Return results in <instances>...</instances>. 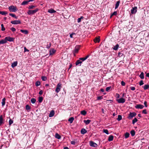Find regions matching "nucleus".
Returning <instances> with one entry per match:
<instances>
[{"instance_id":"f257e3e1","label":"nucleus","mask_w":149,"mask_h":149,"mask_svg":"<svg viewBox=\"0 0 149 149\" xmlns=\"http://www.w3.org/2000/svg\"><path fill=\"white\" fill-rule=\"evenodd\" d=\"M62 84L61 82H59L57 85L55 91L56 93H58L61 91V88L62 87Z\"/></svg>"},{"instance_id":"f03ea898","label":"nucleus","mask_w":149,"mask_h":149,"mask_svg":"<svg viewBox=\"0 0 149 149\" xmlns=\"http://www.w3.org/2000/svg\"><path fill=\"white\" fill-rule=\"evenodd\" d=\"M8 9L10 12H16L18 10L16 6H15L13 5L9 7Z\"/></svg>"},{"instance_id":"7ed1b4c3","label":"nucleus","mask_w":149,"mask_h":149,"mask_svg":"<svg viewBox=\"0 0 149 149\" xmlns=\"http://www.w3.org/2000/svg\"><path fill=\"white\" fill-rule=\"evenodd\" d=\"M38 10L39 9L38 8H37L33 10H29L27 12V13L29 15H33L36 13L38 11Z\"/></svg>"},{"instance_id":"20e7f679","label":"nucleus","mask_w":149,"mask_h":149,"mask_svg":"<svg viewBox=\"0 0 149 149\" xmlns=\"http://www.w3.org/2000/svg\"><path fill=\"white\" fill-rule=\"evenodd\" d=\"M136 114L135 112H130L128 116V118L129 119H131L133 117H135Z\"/></svg>"},{"instance_id":"39448f33","label":"nucleus","mask_w":149,"mask_h":149,"mask_svg":"<svg viewBox=\"0 0 149 149\" xmlns=\"http://www.w3.org/2000/svg\"><path fill=\"white\" fill-rule=\"evenodd\" d=\"M11 23L14 24H21V21L20 20L12 21L11 22Z\"/></svg>"},{"instance_id":"423d86ee","label":"nucleus","mask_w":149,"mask_h":149,"mask_svg":"<svg viewBox=\"0 0 149 149\" xmlns=\"http://www.w3.org/2000/svg\"><path fill=\"white\" fill-rule=\"evenodd\" d=\"M89 144L92 147H97V144L92 141H90Z\"/></svg>"},{"instance_id":"0eeeda50","label":"nucleus","mask_w":149,"mask_h":149,"mask_svg":"<svg viewBox=\"0 0 149 149\" xmlns=\"http://www.w3.org/2000/svg\"><path fill=\"white\" fill-rule=\"evenodd\" d=\"M5 40L6 41H8L9 42H13L14 41V38H12L10 36L6 37L5 38Z\"/></svg>"},{"instance_id":"6e6552de","label":"nucleus","mask_w":149,"mask_h":149,"mask_svg":"<svg viewBox=\"0 0 149 149\" xmlns=\"http://www.w3.org/2000/svg\"><path fill=\"white\" fill-rule=\"evenodd\" d=\"M137 7L135 6L133 7L131 10V13L132 14H133L137 12Z\"/></svg>"},{"instance_id":"1a4fd4ad","label":"nucleus","mask_w":149,"mask_h":149,"mask_svg":"<svg viewBox=\"0 0 149 149\" xmlns=\"http://www.w3.org/2000/svg\"><path fill=\"white\" fill-rule=\"evenodd\" d=\"M144 107V106L143 105L141 104H137L135 106V108L136 109H143Z\"/></svg>"},{"instance_id":"9d476101","label":"nucleus","mask_w":149,"mask_h":149,"mask_svg":"<svg viewBox=\"0 0 149 149\" xmlns=\"http://www.w3.org/2000/svg\"><path fill=\"white\" fill-rule=\"evenodd\" d=\"M80 49V46L79 45L76 46L74 48V53H77Z\"/></svg>"},{"instance_id":"9b49d317","label":"nucleus","mask_w":149,"mask_h":149,"mask_svg":"<svg viewBox=\"0 0 149 149\" xmlns=\"http://www.w3.org/2000/svg\"><path fill=\"white\" fill-rule=\"evenodd\" d=\"M117 101L119 103H123L125 102V100L123 98H121L118 100H117Z\"/></svg>"},{"instance_id":"f8f14e48","label":"nucleus","mask_w":149,"mask_h":149,"mask_svg":"<svg viewBox=\"0 0 149 149\" xmlns=\"http://www.w3.org/2000/svg\"><path fill=\"white\" fill-rule=\"evenodd\" d=\"M56 50L53 48L51 49L49 52V55H50L53 54L56 52Z\"/></svg>"},{"instance_id":"ddd939ff","label":"nucleus","mask_w":149,"mask_h":149,"mask_svg":"<svg viewBox=\"0 0 149 149\" xmlns=\"http://www.w3.org/2000/svg\"><path fill=\"white\" fill-rule=\"evenodd\" d=\"M95 42H99L100 41V37L98 36V37H96L94 40Z\"/></svg>"},{"instance_id":"4468645a","label":"nucleus","mask_w":149,"mask_h":149,"mask_svg":"<svg viewBox=\"0 0 149 149\" xmlns=\"http://www.w3.org/2000/svg\"><path fill=\"white\" fill-rule=\"evenodd\" d=\"M87 132V131L84 128L82 129L81 130V134H84Z\"/></svg>"},{"instance_id":"2eb2a0df","label":"nucleus","mask_w":149,"mask_h":149,"mask_svg":"<svg viewBox=\"0 0 149 149\" xmlns=\"http://www.w3.org/2000/svg\"><path fill=\"white\" fill-rule=\"evenodd\" d=\"M55 112L54 111L52 110L49 114V117H52L54 115Z\"/></svg>"},{"instance_id":"dca6fc26","label":"nucleus","mask_w":149,"mask_h":149,"mask_svg":"<svg viewBox=\"0 0 149 149\" xmlns=\"http://www.w3.org/2000/svg\"><path fill=\"white\" fill-rule=\"evenodd\" d=\"M17 61L14 62L11 65V66L12 68H14L17 66Z\"/></svg>"},{"instance_id":"f3484780","label":"nucleus","mask_w":149,"mask_h":149,"mask_svg":"<svg viewBox=\"0 0 149 149\" xmlns=\"http://www.w3.org/2000/svg\"><path fill=\"white\" fill-rule=\"evenodd\" d=\"M20 31L21 32L25 34H28V31L27 30L21 29Z\"/></svg>"},{"instance_id":"a211bd4d","label":"nucleus","mask_w":149,"mask_h":149,"mask_svg":"<svg viewBox=\"0 0 149 149\" xmlns=\"http://www.w3.org/2000/svg\"><path fill=\"white\" fill-rule=\"evenodd\" d=\"M7 42L5 38L4 39H2L0 41V45L6 43Z\"/></svg>"},{"instance_id":"6ab92c4d","label":"nucleus","mask_w":149,"mask_h":149,"mask_svg":"<svg viewBox=\"0 0 149 149\" xmlns=\"http://www.w3.org/2000/svg\"><path fill=\"white\" fill-rule=\"evenodd\" d=\"M3 123V116L2 115H1L0 116V125L1 126L2 125Z\"/></svg>"},{"instance_id":"aec40b11","label":"nucleus","mask_w":149,"mask_h":149,"mask_svg":"<svg viewBox=\"0 0 149 149\" xmlns=\"http://www.w3.org/2000/svg\"><path fill=\"white\" fill-rule=\"evenodd\" d=\"M48 12L51 13H55L56 12L55 10H54L53 9H50L48 10Z\"/></svg>"},{"instance_id":"412c9836","label":"nucleus","mask_w":149,"mask_h":149,"mask_svg":"<svg viewBox=\"0 0 149 149\" xmlns=\"http://www.w3.org/2000/svg\"><path fill=\"white\" fill-rule=\"evenodd\" d=\"M91 122V120H84V122L86 125L89 124Z\"/></svg>"},{"instance_id":"4be33fe9","label":"nucleus","mask_w":149,"mask_h":149,"mask_svg":"<svg viewBox=\"0 0 149 149\" xmlns=\"http://www.w3.org/2000/svg\"><path fill=\"white\" fill-rule=\"evenodd\" d=\"M113 136L112 135H110L108 138V140L109 141H111L113 140Z\"/></svg>"},{"instance_id":"5701e85b","label":"nucleus","mask_w":149,"mask_h":149,"mask_svg":"<svg viewBox=\"0 0 149 149\" xmlns=\"http://www.w3.org/2000/svg\"><path fill=\"white\" fill-rule=\"evenodd\" d=\"M82 62L81 61V60L79 59V60H78L76 61L75 63V64L76 65H77L79 64H81Z\"/></svg>"},{"instance_id":"b1692460","label":"nucleus","mask_w":149,"mask_h":149,"mask_svg":"<svg viewBox=\"0 0 149 149\" xmlns=\"http://www.w3.org/2000/svg\"><path fill=\"white\" fill-rule=\"evenodd\" d=\"M74 118L73 117L70 118L68 120V121L70 122V123H72L74 120Z\"/></svg>"},{"instance_id":"393cba45","label":"nucleus","mask_w":149,"mask_h":149,"mask_svg":"<svg viewBox=\"0 0 149 149\" xmlns=\"http://www.w3.org/2000/svg\"><path fill=\"white\" fill-rule=\"evenodd\" d=\"M120 2V1H117L116 3L115 4V9H117L118 7V6L119 5Z\"/></svg>"},{"instance_id":"a878e982","label":"nucleus","mask_w":149,"mask_h":149,"mask_svg":"<svg viewBox=\"0 0 149 149\" xmlns=\"http://www.w3.org/2000/svg\"><path fill=\"white\" fill-rule=\"evenodd\" d=\"M122 51L119 52L118 53V56L120 57H123L124 56L123 54L122 53Z\"/></svg>"},{"instance_id":"bb28decb","label":"nucleus","mask_w":149,"mask_h":149,"mask_svg":"<svg viewBox=\"0 0 149 149\" xmlns=\"http://www.w3.org/2000/svg\"><path fill=\"white\" fill-rule=\"evenodd\" d=\"M55 137L58 139H60L61 138V136L57 133H56L55 135Z\"/></svg>"},{"instance_id":"cd10ccee","label":"nucleus","mask_w":149,"mask_h":149,"mask_svg":"<svg viewBox=\"0 0 149 149\" xmlns=\"http://www.w3.org/2000/svg\"><path fill=\"white\" fill-rule=\"evenodd\" d=\"M119 47V45L118 44H117L115 46H114L113 47V49L114 50H116L118 49Z\"/></svg>"},{"instance_id":"c85d7f7f","label":"nucleus","mask_w":149,"mask_h":149,"mask_svg":"<svg viewBox=\"0 0 149 149\" xmlns=\"http://www.w3.org/2000/svg\"><path fill=\"white\" fill-rule=\"evenodd\" d=\"M29 1H24L22 3L21 5H23L27 4L29 2Z\"/></svg>"},{"instance_id":"c756f323","label":"nucleus","mask_w":149,"mask_h":149,"mask_svg":"<svg viewBox=\"0 0 149 149\" xmlns=\"http://www.w3.org/2000/svg\"><path fill=\"white\" fill-rule=\"evenodd\" d=\"M6 99L5 98H4L2 100V102H1L2 104V106H3L5 105V101H6Z\"/></svg>"},{"instance_id":"7c9ffc66","label":"nucleus","mask_w":149,"mask_h":149,"mask_svg":"<svg viewBox=\"0 0 149 149\" xmlns=\"http://www.w3.org/2000/svg\"><path fill=\"white\" fill-rule=\"evenodd\" d=\"M130 134L132 136H134L135 135V132L134 130H132L130 131Z\"/></svg>"},{"instance_id":"2f4dec72","label":"nucleus","mask_w":149,"mask_h":149,"mask_svg":"<svg viewBox=\"0 0 149 149\" xmlns=\"http://www.w3.org/2000/svg\"><path fill=\"white\" fill-rule=\"evenodd\" d=\"M7 14V13L6 11H0V14H1L2 15H6Z\"/></svg>"},{"instance_id":"473e14b6","label":"nucleus","mask_w":149,"mask_h":149,"mask_svg":"<svg viewBox=\"0 0 149 149\" xmlns=\"http://www.w3.org/2000/svg\"><path fill=\"white\" fill-rule=\"evenodd\" d=\"M139 77L142 79H143L144 78V73L143 72H142L139 75Z\"/></svg>"},{"instance_id":"72a5a7b5","label":"nucleus","mask_w":149,"mask_h":149,"mask_svg":"<svg viewBox=\"0 0 149 149\" xmlns=\"http://www.w3.org/2000/svg\"><path fill=\"white\" fill-rule=\"evenodd\" d=\"M86 111L84 110L82 111L81 112V113L84 116L86 115Z\"/></svg>"},{"instance_id":"f704fd0d","label":"nucleus","mask_w":149,"mask_h":149,"mask_svg":"<svg viewBox=\"0 0 149 149\" xmlns=\"http://www.w3.org/2000/svg\"><path fill=\"white\" fill-rule=\"evenodd\" d=\"M130 134L127 132H126L125 134V138L127 139L130 136Z\"/></svg>"},{"instance_id":"c9c22d12","label":"nucleus","mask_w":149,"mask_h":149,"mask_svg":"<svg viewBox=\"0 0 149 149\" xmlns=\"http://www.w3.org/2000/svg\"><path fill=\"white\" fill-rule=\"evenodd\" d=\"M149 88V84H146L144 85L143 87V88L144 90H146L148 89Z\"/></svg>"},{"instance_id":"e433bc0d","label":"nucleus","mask_w":149,"mask_h":149,"mask_svg":"<svg viewBox=\"0 0 149 149\" xmlns=\"http://www.w3.org/2000/svg\"><path fill=\"white\" fill-rule=\"evenodd\" d=\"M43 100V98L42 97H40L38 98V101L39 102L41 103Z\"/></svg>"},{"instance_id":"4c0bfd02","label":"nucleus","mask_w":149,"mask_h":149,"mask_svg":"<svg viewBox=\"0 0 149 149\" xmlns=\"http://www.w3.org/2000/svg\"><path fill=\"white\" fill-rule=\"evenodd\" d=\"M137 121V119L136 118H135L134 119L132 120V123L133 124H134Z\"/></svg>"},{"instance_id":"58836bf2","label":"nucleus","mask_w":149,"mask_h":149,"mask_svg":"<svg viewBox=\"0 0 149 149\" xmlns=\"http://www.w3.org/2000/svg\"><path fill=\"white\" fill-rule=\"evenodd\" d=\"M31 102L33 104H34L36 102V100L35 98H31Z\"/></svg>"},{"instance_id":"ea45409f","label":"nucleus","mask_w":149,"mask_h":149,"mask_svg":"<svg viewBox=\"0 0 149 149\" xmlns=\"http://www.w3.org/2000/svg\"><path fill=\"white\" fill-rule=\"evenodd\" d=\"M41 79L43 81H45L47 79V77H46L44 76L41 77Z\"/></svg>"},{"instance_id":"a19ab883","label":"nucleus","mask_w":149,"mask_h":149,"mask_svg":"<svg viewBox=\"0 0 149 149\" xmlns=\"http://www.w3.org/2000/svg\"><path fill=\"white\" fill-rule=\"evenodd\" d=\"M122 119V116L120 115H118V118H117V120L118 121H120Z\"/></svg>"},{"instance_id":"79ce46f5","label":"nucleus","mask_w":149,"mask_h":149,"mask_svg":"<svg viewBox=\"0 0 149 149\" xmlns=\"http://www.w3.org/2000/svg\"><path fill=\"white\" fill-rule=\"evenodd\" d=\"M84 18L83 16H81L80 18H78L77 19V22L78 23L80 22L81 21V19H83Z\"/></svg>"},{"instance_id":"37998d69","label":"nucleus","mask_w":149,"mask_h":149,"mask_svg":"<svg viewBox=\"0 0 149 149\" xmlns=\"http://www.w3.org/2000/svg\"><path fill=\"white\" fill-rule=\"evenodd\" d=\"M40 84V82L39 81H36L35 83V85L36 86H39Z\"/></svg>"},{"instance_id":"c03bdc74","label":"nucleus","mask_w":149,"mask_h":149,"mask_svg":"<svg viewBox=\"0 0 149 149\" xmlns=\"http://www.w3.org/2000/svg\"><path fill=\"white\" fill-rule=\"evenodd\" d=\"M1 30L2 31H4L5 30V29L4 26V25L3 24H2L1 25Z\"/></svg>"},{"instance_id":"a18cd8bd","label":"nucleus","mask_w":149,"mask_h":149,"mask_svg":"<svg viewBox=\"0 0 149 149\" xmlns=\"http://www.w3.org/2000/svg\"><path fill=\"white\" fill-rule=\"evenodd\" d=\"M103 131V132L107 134H109L108 131L107 129H104Z\"/></svg>"},{"instance_id":"49530a36","label":"nucleus","mask_w":149,"mask_h":149,"mask_svg":"<svg viewBox=\"0 0 149 149\" xmlns=\"http://www.w3.org/2000/svg\"><path fill=\"white\" fill-rule=\"evenodd\" d=\"M35 6L33 5L30 6L28 8L29 9H33L35 8Z\"/></svg>"},{"instance_id":"de8ad7c7","label":"nucleus","mask_w":149,"mask_h":149,"mask_svg":"<svg viewBox=\"0 0 149 149\" xmlns=\"http://www.w3.org/2000/svg\"><path fill=\"white\" fill-rule=\"evenodd\" d=\"M13 121L12 119H10L9 121V124L10 125L12 124L13 123Z\"/></svg>"},{"instance_id":"09e8293b","label":"nucleus","mask_w":149,"mask_h":149,"mask_svg":"<svg viewBox=\"0 0 149 149\" xmlns=\"http://www.w3.org/2000/svg\"><path fill=\"white\" fill-rule=\"evenodd\" d=\"M25 109L27 110H29L30 109V108L28 105H27L26 106Z\"/></svg>"},{"instance_id":"8fccbe9b","label":"nucleus","mask_w":149,"mask_h":149,"mask_svg":"<svg viewBox=\"0 0 149 149\" xmlns=\"http://www.w3.org/2000/svg\"><path fill=\"white\" fill-rule=\"evenodd\" d=\"M51 42H49V44H48L47 45V48L48 49H49L51 46Z\"/></svg>"},{"instance_id":"3c124183","label":"nucleus","mask_w":149,"mask_h":149,"mask_svg":"<svg viewBox=\"0 0 149 149\" xmlns=\"http://www.w3.org/2000/svg\"><path fill=\"white\" fill-rule=\"evenodd\" d=\"M140 86H141L144 84L143 81L142 80H141L139 83Z\"/></svg>"},{"instance_id":"603ef678","label":"nucleus","mask_w":149,"mask_h":149,"mask_svg":"<svg viewBox=\"0 0 149 149\" xmlns=\"http://www.w3.org/2000/svg\"><path fill=\"white\" fill-rule=\"evenodd\" d=\"M111 88V86H109V87H107L106 88V91L107 92L109 91V90L110 89V88Z\"/></svg>"},{"instance_id":"864d4df0","label":"nucleus","mask_w":149,"mask_h":149,"mask_svg":"<svg viewBox=\"0 0 149 149\" xmlns=\"http://www.w3.org/2000/svg\"><path fill=\"white\" fill-rule=\"evenodd\" d=\"M117 14V12L116 11H114V12L112 14V15L111 16H111H113V15H116Z\"/></svg>"},{"instance_id":"5fc2aeb1","label":"nucleus","mask_w":149,"mask_h":149,"mask_svg":"<svg viewBox=\"0 0 149 149\" xmlns=\"http://www.w3.org/2000/svg\"><path fill=\"white\" fill-rule=\"evenodd\" d=\"M142 112L143 113L146 114L147 113V112H146V109L143 110L142 111Z\"/></svg>"},{"instance_id":"6e6d98bb","label":"nucleus","mask_w":149,"mask_h":149,"mask_svg":"<svg viewBox=\"0 0 149 149\" xmlns=\"http://www.w3.org/2000/svg\"><path fill=\"white\" fill-rule=\"evenodd\" d=\"M103 98V97H102V96H99V97H97V99L98 100H100L102 99Z\"/></svg>"},{"instance_id":"4d7b16f0","label":"nucleus","mask_w":149,"mask_h":149,"mask_svg":"<svg viewBox=\"0 0 149 149\" xmlns=\"http://www.w3.org/2000/svg\"><path fill=\"white\" fill-rule=\"evenodd\" d=\"M121 83L123 86H125V83L123 81H122Z\"/></svg>"},{"instance_id":"13d9d810","label":"nucleus","mask_w":149,"mask_h":149,"mask_svg":"<svg viewBox=\"0 0 149 149\" xmlns=\"http://www.w3.org/2000/svg\"><path fill=\"white\" fill-rule=\"evenodd\" d=\"M79 59H80V60H81L82 61H84L85 60H86V59H85L84 57V58H79Z\"/></svg>"},{"instance_id":"bf43d9fd","label":"nucleus","mask_w":149,"mask_h":149,"mask_svg":"<svg viewBox=\"0 0 149 149\" xmlns=\"http://www.w3.org/2000/svg\"><path fill=\"white\" fill-rule=\"evenodd\" d=\"M9 15L13 17H15V14L12 13H10L9 14Z\"/></svg>"},{"instance_id":"052dcab7","label":"nucleus","mask_w":149,"mask_h":149,"mask_svg":"<svg viewBox=\"0 0 149 149\" xmlns=\"http://www.w3.org/2000/svg\"><path fill=\"white\" fill-rule=\"evenodd\" d=\"M10 29L13 32H14L16 31V29L14 27L11 28Z\"/></svg>"},{"instance_id":"680f3d73","label":"nucleus","mask_w":149,"mask_h":149,"mask_svg":"<svg viewBox=\"0 0 149 149\" xmlns=\"http://www.w3.org/2000/svg\"><path fill=\"white\" fill-rule=\"evenodd\" d=\"M24 52H29V50L28 49H27L26 48V47H25L24 48Z\"/></svg>"},{"instance_id":"e2e57ef3","label":"nucleus","mask_w":149,"mask_h":149,"mask_svg":"<svg viewBox=\"0 0 149 149\" xmlns=\"http://www.w3.org/2000/svg\"><path fill=\"white\" fill-rule=\"evenodd\" d=\"M144 104L145 105V106L146 107H147L148 106V105H147V102L146 101H145L144 102Z\"/></svg>"},{"instance_id":"0e129e2a","label":"nucleus","mask_w":149,"mask_h":149,"mask_svg":"<svg viewBox=\"0 0 149 149\" xmlns=\"http://www.w3.org/2000/svg\"><path fill=\"white\" fill-rule=\"evenodd\" d=\"M75 33H72L70 34V36L71 38H73L72 36L73 35H75Z\"/></svg>"},{"instance_id":"69168bd1","label":"nucleus","mask_w":149,"mask_h":149,"mask_svg":"<svg viewBox=\"0 0 149 149\" xmlns=\"http://www.w3.org/2000/svg\"><path fill=\"white\" fill-rule=\"evenodd\" d=\"M130 89L132 91H134L135 89V88L134 87H130Z\"/></svg>"},{"instance_id":"338daca9","label":"nucleus","mask_w":149,"mask_h":149,"mask_svg":"<svg viewBox=\"0 0 149 149\" xmlns=\"http://www.w3.org/2000/svg\"><path fill=\"white\" fill-rule=\"evenodd\" d=\"M43 92V91L42 90H41L39 92V94L41 95L42 94Z\"/></svg>"},{"instance_id":"774afa93","label":"nucleus","mask_w":149,"mask_h":149,"mask_svg":"<svg viewBox=\"0 0 149 149\" xmlns=\"http://www.w3.org/2000/svg\"><path fill=\"white\" fill-rule=\"evenodd\" d=\"M71 143L72 144L74 145L75 144L76 142L75 141H72L71 142Z\"/></svg>"}]
</instances>
